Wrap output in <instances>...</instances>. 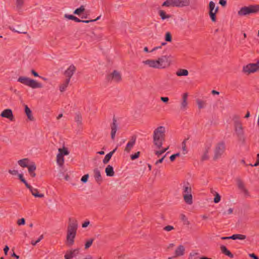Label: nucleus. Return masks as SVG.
Here are the masks:
<instances>
[{
	"instance_id": "f257e3e1",
	"label": "nucleus",
	"mask_w": 259,
	"mask_h": 259,
	"mask_svg": "<svg viewBox=\"0 0 259 259\" xmlns=\"http://www.w3.org/2000/svg\"><path fill=\"white\" fill-rule=\"evenodd\" d=\"M77 227V221L76 220L69 218L66 236L67 244L68 246H72L74 243Z\"/></svg>"
},
{
	"instance_id": "f03ea898",
	"label": "nucleus",
	"mask_w": 259,
	"mask_h": 259,
	"mask_svg": "<svg viewBox=\"0 0 259 259\" xmlns=\"http://www.w3.org/2000/svg\"><path fill=\"white\" fill-rule=\"evenodd\" d=\"M165 128L163 126H158L153 132V143L158 149L162 148L163 142L165 141Z\"/></svg>"
},
{
	"instance_id": "7ed1b4c3",
	"label": "nucleus",
	"mask_w": 259,
	"mask_h": 259,
	"mask_svg": "<svg viewBox=\"0 0 259 259\" xmlns=\"http://www.w3.org/2000/svg\"><path fill=\"white\" fill-rule=\"evenodd\" d=\"M259 12V5H250L242 7L238 12L240 16H247Z\"/></svg>"
},
{
	"instance_id": "20e7f679",
	"label": "nucleus",
	"mask_w": 259,
	"mask_h": 259,
	"mask_svg": "<svg viewBox=\"0 0 259 259\" xmlns=\"http://www.w3.org/2000/svg\"><path fill=\"white\" fill-rule=\"evenodd\" d=\"M17 81L25 85L28 86L32 89L41 88V83L37 82L36 80L25 76L19 77Z\"/></svg>"
},
{
	"instance_id": "39448f33",
	"label": "nucleus",
	"mask_w": 259,
	"mask_h": 259,
	"mask_svg": "<svg viewBox=\"0 0 259 259\" xmlns=\"http://www.w3.org/2000/svg\"><path fill=\"white\" fill-rule=\"evenodd\" d=\"M183 197L185 202L188 204H192L193 203L192 189L189 183L184 185L183 187Z\"/></svg>"
},
{
	"instance_id": "423d86ee",
	"label": "nucleus",
	"mask_w": 259,
	"mask_h": 259,
	"mask_svg": "<svg viewBox=\"0 0 259 259\" xmlns=\"http://www.w3.org/2000/svg\"><path fill=\"white\" fill-rule=\"evenodd\" d=\"M226 146L224 142H221L216 144L214 149L213 160L220 158L225 151Z\"/></svg>"
},
{
	"instance_id": "0eeeda50",
	"label": "nucleus",
	"mask_w": 259,
	"mask_h": 259,
	"mask_svg": "<svg viewBox=\"0 0 259 259\" xmlns=\"http://www.w3.org/2000/svg\"><path fill=\"white\" fill-rule=\"evenodd\" d=\"M259 69V60L256 63H250L243 67V72L249 74L256 72Z\"/></svg>"
},
{
	"instance_id": "6e6552de",
	"label": "nucleus",
	"mask_w": 259,
	"mask_h": 259,
	"mask_svg": "<svg viewBox=\"0 0 259 259\" xmlns=\"http://www.w3.org/2000/svg\"><path fill=\"white\" fill-rule=\"evenodd\" d=\"M107 79L108 81H114L116 82H119L121 80V76L118 71L114 70L111 73L108 75Z\"/></svg>"
},
{
	"instance_id": "1a4fd4ad",
	"label": "nucleus",
	"mask_w": 259,
	"mask_h": 259,
	"mask_svg": "<svg viewBox=\"0 0 259 259\" xmlns=\"http://www.w3.org/2000/svg\"><path fill=\"white\" fill-rule=\"evenodd\" d=\"M236 181L237 187L240 191L243 193L245 196H249V192L247 189L245 188V185L241 179L239 178H237Z\"/></svg>"
},
{
	"instance_id": "9d476101",
	"label": "nucleus",
	"mask_w": 259,
	"mask_h": 259,
	"mask_svg": "<svg viewBox=\"0 0 259 259\" xmlns=\"http://www.w3.org/2000/svg\"><path fill=\"white\" fill-rule=\"evenodd\" d=\"M157 61L158 62L159 64H158L159 68H164L169 65L168 57L167 56H162L159 57L157 60Z\"/></svg>"
},
{
	"instance_id": "9b49d317",
	"label": "nucleus",
	"mask_w": 259,
	"mask_h": 259,
	"mask_svg": "<svg viewBox=\"0 0 259 259\" xmlns=\"http://www.w3.org/2000/svg\"><path fill=\"white\" fill-rule=\"evenodd\" d=\"M111 127V138L114 140L115 134L118 128V123L116 119L114 117L112 123L110 124Z\"/></svg>"
},
{
	"instance_id": "f8f14e48",
	"label": "nucleus",
	"mask_w": 259,
	"mask_h": 259,
	"mask_svg": "<svg viewBox=\"0 0 259 259\" xmlns=\"http://www.w3.org/2000/svg\"><path fill=\"white\" fill-rule=\"evenodd\" d=\"M1 116L3 117L7 118L11 121L14 120V117L13 114V112L10 109H7L4 110L1 114Z\"/></svg>"
},
{
	"instance_id": "ddd939ff",
	"label": "nucleus",
	"mask_w": 259,
	"mask_h": 259,
	"mask_svg": "<svg viewBox=\"0 0 259 259\" xmlns=\"http://www.w3.org/2000/svg\"><path fill=\"white\" fill-rule=\"evenodd\" d=\"M79 251V249L78 248L67 251L64 255L65 259H71L75 257L78 254Z\"/></svg>"
},
{
	"instance_id": "4468645a",
	"label": "nucleus",
	"mask_w": 259,
	"mask_h": 259,
	"mask_svg": "<svg viewBox=\"0 0 259 259\" xmlns=\"http://www.w3.org/2000/svg\"><path fill=\"white\" fill-rule=\"evenodd\" d=\"M215 6V3L213 2L210 1L209 3V5H208L209 12H208V14H209V17H210V18L212 22H215L217 21V18L214 17V15H213V13H212V10H213L216 8Z\"/></svg>"
},
{
	"instance_id": "2eb2a0df",
	"label": "nucleus",
	"mask_w": 259,
	"mask_h": 259,
	"mask_svg": "<svg viewBox=\"0 0 259 259\" xmlns=\"http://www.w3.org/2000/svg\"><path fill=\"white\" fill-rule=\"evenodd\" d=\"M211 148V144H208L205 145L203 153L201 156V160L202 161L207 160L209 158L208 152Z\"/></svg>"
},
{
	"instance_id": "dca6fc26",
	"label": "nucleus",
	"mask_w": 259,
	"mask_h": 259,
	"mask_svg": "<svg viewBox=\"0 0 259 259\" xmlns=\"http://www.w3.org/2000/svg\"><path fill=\"white\" fill-rule=\"evenodd\" d=\"M143 63L145 65H148L150 67L154 68H159L158 62L156 60H147L143 61Z\"/></svg>"
},
{
	"instance_id": "f3484780",
	"label": "nucleus",
	"mask_w": 259,
	"mask_h": 259,
	"mask_svg": "<svg viewBox=\"0 0 259 259\" xmlns=\"http://www.w3.org/2000/svg\"><path fill=\"white\" fill-rule=\"evenodd\" d=\"M75 70L76 67L73 65H71L65 71L64 74L67 77V78H69V80H70V78L75 72Z\"/></svg>"
},
{
	"instance_id": "a211bd4d",
	"label": "nucleus",
	"mask_w": 259,
	"mask_h": 259,
	"mask_svg": "<svg viewBox=\"0 0 259 259\" xmlns=\"http://www.w3.org/2000/svg\"><path fill=\"white\" fill-rule=\"evenodd\" d=\"M235 132L237 136L238 140L241 142L242 143H244L245 142V137L244 136V132L243 128L236 130Z\"/></svg>"
},
{
	"instance_id": "6ab92c4d",
	"label": "nucleus",
	"mask_w": 259,
	"mask_h": 259,
	"mask_svg": "<svg viewBox=\"0 0 259 259\" xmlns=\"http://www.w3.org/2000/svg\"><path fill=\"white\" fill-rule=\"evenodd\" d=\"M188 93H185L183 94L182 96V102L181 104V109L184 111L186 109L187 107V98H188Z\"/></svg>"
},
{
	"instance_id": "aec40b11",
	"label": "nucleus",
	"mask_w": 259,
	"mask_h": 259,
	"mask_svg": "<svg viewBox=\"0 0 259 259\" xmlns=\"http://www.w3.org/2000/svg\"><path fill=\"white\" fill-rule=\"evenodd\" d=\"M136 138L134 137H132L131 140L127 143L126 144V146L124 150L127 152H129L132 148L134 147V145L136 143Z\"/></svg>"
},
{
	"instance_id": "412c9836",
	"label": "nucleus",
	"mask_w": 259,
	"mask_h": 259,
	"mask_svg": "<svg viewBox=\"0 0 259 259\" xmlns=\"http://www.w3.org/2000/svg\"><path fill=\"white\" fill-rule=\"evenodd\" d=\"M94 174L96 181L100 184L102 182V178L101 177L100 171L98 168H96L94 169Z\"/></svg>"
},
{
	"instance_id": "4be33fe9",
	"label": "nucleus",
	"mask_w": 259,
	"mask_h": 259,
	"mask_svg": "<svg viewBox=\"0 0 259 259\" xmlns=\"http://www.w3.org/2000/svg\"><path fill=\"white\" fill-rule=\"evenodd\" d=\"M185 247L183 245H179L175 250V255L174 257L182 256L184 254Z\"/></svg>"
},
{
	"instance_id": "5701e85b",
	"label": "nucleus",
	"mask_w": 259,
	"mask_h": 259,
	"mask_svg": "<svg viewBox=\"0 0 259 259\" xmlns=\"http://www.w3.org/2000/svg\"><path fill=\"white\" fill-rule=\"evenodd\" d=\"M87 35L88 37V39H89L90 41L99 40L102 37L101 34L97 35L94 32H92L90 33V34H88Z\"/></svg>"
},
{
	"instance_id": "b1692460",
	"label": "nucleus",
	"mask_w": 259,
	"mask_h": 259,
	"mask_svg": "<svg viewBox=\"0 0 259 259\" xmlns=\"http://www.w3.org/2000/svg\"><path fill=\"white\" fill-rule=\"evenodd\" d=\"M190 4V0H176V7L188 6Z\"/></svg>"
},
{
	"instance_id": "393cba45",
	"label": "nucleus",
	"mask_w": 259,
	"mask_h": 259,
	"mask_svg": "<svg viewBox=\"0 0 259 259\" xmlns=\"http://www.w3.org/2000/svg\"><path fill=\"white\" fill-rule=\"evenodd\" d=\"M116 150L117 147L106 155V156H105L103 160V163L104 164H107L109 162L111 157L112 156L113 154L115 152Z\"/></svg>"
},
{
	"instance_id": "a878e982",
	"label": "nucleus",
	"mask_w": 259,
	"mask_h": 259,
	"mask_svg": "<svg viewBox=\"0 0 259 259\" xmlns=\"http://www.w3.org/2000/svg\"><path fill=\"white\" fill-rule=\"evenodd\" d=\"M220 248L222 252L226 255L230 257V258H233L234 257L233 254L225 246L222 245L221 246Z\"/></svg>"
},
{
	"instance_id": "bb28decb",
	"label": "nucleus",
	"mask_w": 259,
	"mask_h": 259,
	"mask_svg": "<svg viewBox=\"0 0 259 259\" xmlns=\"http://www.w3.org/2000/svg\"><path fill=\"white\" fill-rule=\"evenodd\" d=\"M162 7H176V0H166L162 5Z\"/></svg>"
},
{
	"instance_id": "cd10ccee",
	"label": "nucleus",
	"mask_w": 259,
	"mask_h": 259,
	"mask_svg": "<svg viewBox=\"0 0 259 259\" xmlns=\"http://www.w3.org/2000/svg\"><path fill=\"white\" fill-rule=\"evenodd\" d=\"M105 172L107 176L113 177L114 175V171L112 166L108 165L105 168Z\"/></svg>"
},
{
	"instance_id": "c85d7f7f",
	"label": "nucleus",
	"mask_w": 259,
	"mask_h": 259,
	"mask_svg": "<svg viewBox=\"0 0 259 259\" xmlns=\"http://www.w3.org/2000/svg\"><path fill=\"white\" fill-rule=\"evenodd\" d=\"M25 113L29 120H30V121L34 120V117L32 116V111L30 109V108L27 106V105H25Z\"/></svg>"
},
{
	"instance_id": "c756f323",
	"label": "nucleus",
	"mask_w": 259,
	"mask_h": 259,
	"mask_svg": "<svg viewBox=\"0 0 259 259\" xmlns=\"http://www.w3.org/2000/svg\"><path fill=\"white\" fill-rule=\"evenodd\" d=\"M30 191L31 192L32 195L35 197H44V195L43 194H39L37 189L32 187L31 189L30 190Z\"/></svg>"
},
{
	"instance_id": "7c9ffc66",
	"label": "nucleus",
	"mask_w": 259,
	"mask_h": 259,
	"mask_svg": "<svg viewBox=\"0 0 259 259\" xmlns=\"http://www.w3.org/2000/svg\"><path fill=\"white\" fill-rule=\"evenodd\" d=\"M28 162L29 159L28 158H24L18 160V163L22 167H27Z\"/></svg>"
},
{
	"instance_id": "2f4dec72",
	"label": "nucleus",
	"mask_w": 259,
	"mask_h": 259,
	"mask_svg": "<svg viewBox=\"0 0 259 259\" xmlns=\"http://www.w3.org/2000/svg\"><path fill=\"white\" fill-rule=\"evenodd\" d=\"M57 162L60 166H62L64 162V156L61 153H58L57 155Z\"/></svg>"
},
{
	"instance_id": "473e14b6",
	"label": "nucleus",
	"mask_w": 259,
	"mask_h": 259,
	"mask_svg": "<svg viewBox=\"0 0 259 259\" xmlns=\"http://www.w3.org/2000/svg\"><path fill=\"white\" fill-rule=\"evenodd\" d=\"M70 82L69 78H66L65 81L60 85V91L61 92H63L65 91L66 88L68 87L69 83Z\"/></svg>"
},
{
	"instance_id": "72a5a7b5",
	"label": "nucleus",
	"mask_w": 259,
	"mask_h": 259,
	"mask_svg": "<svg viewBox=\"0 0 259 259\" xmlns=\"http://www.w3.org/2000/svg\"><path fill=\"white\" fill-rule=\"evenodd\" d=\"M10 29L12 30L13 31L18 32L19 33H23L25 34L26 33V31L25 29L21 27L20 26H18L16 29L13 28L12 27H10Z\"/></svg>"
},
{
	"instance_id": "f704fd0d",
	"label": "nucleus",
	"mask_w": 259,
	"mask_h": 259,
	"mask_svg": "<svg viewBox=\"0 0 259 259\" xmlns=\"http://www.w3.org/2000/svg\"><path fill=\"white\" fill-rule=\"evenodd\" d=\"M158 14L162 20H165L171 17V15L166 14L165 12L163 10H159L158 11Z\"/></svg>"
},
{
	"instance_id": "c9c22d12",
	"label": "nucleus",
	"mask_w": 259,
	"mask_h": 259,
	"mask_svg": "<svg viewBox=\"0 0 259 259\" xmlns=\"http://www.w3.org/2000/svg\"><path fill=\"white\" fill-rule=\"evenodd\" d=\"M246 238V236L242 234H234L231 236V239L236 240H244Z\"/></svg>"
},
{
	"instance_id": "e433bc0d",
	"label": "nucleus",
	"mask_w": 259,
	"mask_h": 259,
	"mask_svg": "<svg viewBox=\"0 0 259 259\" xmlns=\"http://www.w3.org/2000/svg\"><path fill=\"white\" fill-rule=\"evenodd\" d=\"M188 74V71L184 69H180L176 72V74L178 76H187Z\"/></svg>"
},
{
	"instance_id": "4c0bfd02",
	"label": "nucleus",
	"mask_w": 259,
	"mask_h": 259,
	"mask_svg": "<svg viewBox=\"0 0 259 259\" xmlns=\"http://www.w3.org/2000/svg\"><path fill=\"white\" fill-rule=\"evenodd\" d=\"M64 17L69 20H74L76 22H80L81 21V20L72 15L65 14Z\"/></svg>"
},
{
	"instance_id": "58836bf2",
	"label": "nucleus",
	"mask_w": 259,
	"mask_h": 259,
	"mask_svg": "<svg viewBox=\"0 0 259 259\" xmlns=\"http://www.w3.org/2000/svg\"><path fill=\"white\" fill-rule=\"evenodd\" d=\"M85 10L83 6H81L79 8L76 9L73 12V13L75 15H79L81 13L83 12Z\"/></svg>"
},
{
	"instance_id": "ea45409f",
	"label": "nucleus",
	"mask_w": 259,
	"mask_h": 259,
	"mask_svg": "<svg viewBox=\"0 0 259 259\" xmlns=\"http://www.w3.org/2000/svg\"><path fill=\"white\" fill-rule=\"evenodd\" d=\"M196 103L199 109L204 108L205 106V102L200 99L196 100Z\"/></svg>"
},
{
	"instance_id": "a19ab883",
	"label": "nucleus",
	"mask_w": 259,
	"mask_h": 259,
	"mask_svg": "<svg viewBox=\"0 0 259 259\" xmlns=\"http://www.w3.org/2000/svg\"><path fill=\"white\" fill-rule=\"evenodd\" d=\"M27 167L29 173L34 172L36 168L35 164L34 162H32L30 165H28Z\"/></svg>"
},
{
	"instance_id": "79ce46f5",
	"label": "nucleus",
	"mask_w": 259,
	"mask_h": 259,
	"mask_svg": "<svg viewBox=\"0 0 259 259\" xmlns=\"http://www.w3.org/2000/svg\"><path fill=\"white\" fill-rule=\"evenodd\" d=\"M181 220L184 222L185 225H188L190 224L189 221L188 220L186 215L184 214H181L180 215Z\"/></svg>"
},
{
	"instance_id": "37998d69",
	"label": "nucleus",
	"mask_w": 259,
	"mask_h": 259,
	"mask_svg": "<svg viewBox=\"0 0 259 259\" xmlns=\"http://www.w3.org/2000/svg\"><path fill=\"white\" fill-rule=\"evenodd\" d=\"M169 148V146H168L167 148H163L161 150L159 151H156L155 152V155H156L158 157H159L160 155L164 153L165 152H166Z\"/></svg>"
},
{
	"instance_id": "c03bdc74",
	"label": "nucleus",
	"mask_w": 259,
	"mask_h": 259,
	"mask_svg": "<svg viewBox=\"0 0 259 259\" xmlns=\"http://www.w3.org/2000/svg\"><path fill=\"white\" fill-rule=\"evenodd\" d=\"M75 120L78 125L81 124L82 118H81V115L79 114H78V113L76 114Z\"/></svg>"
},
{
	"instance_id": "a18cd8bd",
	"label": "nucleus",
	"mask_w": 259,
	"mask_h": 259,
	"mask_svg": "<svg viewBox=\"0 0 259 259\" xmlns=\"http://www.w3.org/2000/svg\"><path fill=\"white\" fill-rule=\"evenodd\" d=\"M94 240V238H91V239H89L87 242L85 243V247H84V248L85 249L89 248L92 244L93 241Z\"/></svg>"
},
{
	"instance_id": "49530a36",
	"label": "nucleus",
	"mask_w": 259,
	"mask_h": 259,
	"mask_svg": "<svg viewBox=\"0 0 259 259\" xmlns=\"http://www.w3.org/2000/svg\"><path fill=\"white\" fill-rule=\"evenodd\" d=\"M165 40L168 42H171L172 40L171 34L169 32H167L165 35Z\"/></svg>"
},
{
	"instance_id": "de8ad7c7",
	"label": "nucleus",
	"mask_w": 259,
	"mask_h": 259,
	"mask_svg": "<svg viewBox=\"0 0 259 259\" xmlns=\"http://www.w3.org/2000/svg\"><path fill=\"white\" fill-rule=\"evenodd\" d=\"M234 126L235 131L236 130H241L243 128L241 122L234 124Z\"/></svg>"
},
{
	"instance_id": "09e8293b",
	"label": "nucleus",
	"mask_w": 259,
	"mask_h": 259,
	"mask_svg": "<svg viewBox=\"0 0 259 259\" xmlns=\"http://www.w3.org/2000/svg\"><path fill=\"white\" fill-rule=\"evenodd\" d=\"M59 153H61L62 154V156H64V155H67L69 154V151L66 148H59Z\"/></svg>"
},
{
	"instance_id": "8fccbe9b",
	"label": "nucleus",
	"mask_w": 259,
	"mask_h": 259,
	"mask_svg": "<svg viewBox=\"0 0 259 259\" xmlns=\"http://www.w3.org/2000/svg\"><path fill=\"white\" fill-rule=\"evenodd\" d=\"M234 124L241 122L240 119V116L237 115H234L232 117Z\"/></svg>"
},
{
	"instance_id": "3c124183",
	"label": "nucleus",
	"mask_w": 259,
	"mask_h": 259,
	"mask_svg": "<svg viewBox=\"0 0 259 259\" xmlns=\"http://www.w3.org/2000/svg\"><path fill=\"white\" fill-rule=\"evenodd\" d=\"M44 238V235H41L39 238H38L37 240H36L35 241H31V244L33 245V246H35L36 245V244L39 242L42 239Z\"/></svg>"
},
{
	"instance_id": "603ef678",
	"label": "nucleus",
	"mask_w": 259,
	"mask_h": 259,
	"mask_svg": "<svg viewBox=\"0 0 259 259\" xmlns=\"http://www.w3.org/2000/svg\"><path fill=\"white\" fill-rule=\"evenodd\" d=\"M221 200V196L218 193H216L215 197L214 198L213 201L214 203H219Z\"/></svg>"
},
{
	"instance_id": "864d4df0",
	"label": "nucleus",
	"mask_w": 259,
	"mask_h": 259,
	"mask_svg": "<svg viewBox=\"0 0 259 259\" xmlns=\"http://www.w3.org/2000/svg\"><path fill=\"white\" fill-rule=\"evenodd\" d=\"M140 152L138 151L135 153L134 154H132L131 155V158L132 160H135L138 158L140 156Z\"/></svg>"
},
{
	"instance_id": "5fc2aeb1",
	"label": "nucleus",
	"mask_w": 259,
	"mask_h": 259,
	"mask_svg": "<svg viewBox=\"0 0 259 259\" xmlns=\"http://www.w3.org/2000/svg\"><path fill=\"white\" fill-rule=\"evenodd\" d=\"M89 177V174L84 175L82 177L81 179V181L83 183H87Z\"/></svg>"
},
{
	"instance_id": "6e6d98bb",
	"label": "nucleus",
	"mask_w": 259,
	"mask_h": 259,
	"mask_svg": "<svg viewBox=\"0 0 259 259\" xmlns=\"http://www.w3.org/2000/svg\"><path fill=\"white\" fill-rule=\"evenodd\" d=\"M24 0H17L16 1V5L17 7L19 9H20L22 5H23Z\"/></svg>"
},
{
	"instance_id": "4d7b16f0",
	"label": "nucleus",
	"mask_w": 259,
	"mask_h": 259,
	"mask_svg": "<svg viewBox=\"0 0 259 259\" xmlns=\"http://www.w3.org/2000/svg\"><path fill=\"white\" fill-rule=\"evenodd\" d=\"M186 140H185L183 141V142L182 143V150L184 152V154H185L187 152V149H186Z\"/></svg>"
},
{
	"instance_id": "13d9d810",
	"label": "nucleus",
	"mask_w": 259,
	"mask_h": 259,
	"mask_svg": "<svg viewBox=\"0 0 259 259\" xmlns=\"http://www.w3.org/2000/svg\"><path fill=\"white\" fill-rule=\"evenodd\" d=\"M100 17H101V16H99V17H98L95 19H92V20H81V21L80 22H83V23H89L90 22H95V21L99 20Z\"/></svg>"
},
{
	"instance_id": "bf43d9fd",
	"label": "nucleus",
	"mask_w": 259,
	"mask_h": 259,
	"mask_svg": "<svg viewBox=\"0 0 259 259\" xmlns=\"http://www.w3.org/2000/svg\"><path fill=\"white\" fill-rule=\"evenodd\" d=\"M25 223V220L24 218H21L17 221V224L18 225H23Z\"/></svg>"
},
{
	"instance_id": "052dcab7",
	"label": "nucleus",
	"mask_w": 259,
	"mask_h": 259,
	"mask_svg": "<svg viewBox=\"0 0 259 259\" xmlns=\"http://www.w3.org/2000/svg\"><path fill=\"white\" fill-rule=\"evenodd\" d=\"M174 229V227L172 226H169V225L165 226L164 228H163V230L166 231H170Z\"/></svg>"
},
{
	"instance_id": "680f3d73",
	"label": "nucleus",
	"mask_w": 259,
	"mask_h": 259,
	"mask_svg": "<svg viewBox=\"0 0 259 259\" xmlns=\"http://www.w3.org/2000/svg\"><path fill=\"white\" fill-rule=\"evenodd\" d=\"M160 100L165 103H167L169 101V98L167 97H160Z\"/></svg>"
},
{
	"instance_id": "e2e57ef3",
	"label": "nucleus",
	"mask_w": 259,
	"mask_h": 259,
	"mask_svg": "<svg viewBox=\"0 0 259 259\" xmlns=\"http://www.w3.org/2000/svg\"><path fill=\"white\" fill-rule=\"evenodd\" d=\"M219 4L223 7H225L227 5L226 0H220Z\"/></svg>"
},
{
	"instance_id": "0e129e2a",
	"label": "nucleus",
	"mask_w": 259,
	"mask_h": 259,
	"mask_svg": "<svg viewBox=\"0 0 259 259\" xmlns=\"http://www.w3.org/2000/svg\"><path fill=\"white\" fill-rule=\"evenodd\" d=\"M9 172L12 175H18V172L16 170H9Z\"/></svg>"
},
{
	"instance_id": "69168bd1",
	"label": "nucleus",
	"mask_w": 259,
	"mask_h": 259,
	"mask_svg": "<svg viewBox=\"0 0 259 259\" xmlns=\"http://www.w3.org/2000/svg\"><path fill=\"white\" fill-rule=\"evenodd\" d=\"M219 9V7L217 6L215 9L212 10V13H213V15H214L215 18H216V14L218 12Z\"/></svg>"
},
{
	"instance_id": "338daca9",
	"label": "nucleus",
	"mask_w": 259,
	"mask_h": 259,
	"mask_svg": "<svg viewBox=\"0 0 259 259\" xmlns=\"http://www.w3.org/2000/svg\"><path fill=\"white\" fill-rule=\"evenodd\" d=\"M166 156V154L164 155L161 158L159 159V160H158L156 162H155V164H158V163H162L163 161V159Z\"/></svg>"
},
{
	"instance_id": "774afa93",
	"label": "nucleus",
	"mask_w": 259,
	"mask_h": 259,
	"mask_svg": "<svg viewBox=\"0 0 259 259\" xmlns=\"http://www.w3.org/2000/svg\"><path fill=\"white\" fill-rule=\"evenodd\" d=\"M249 256L252 259H259L257 256H256L254 253H250L249 254Z\"/></svg>"
}]
</instances>
